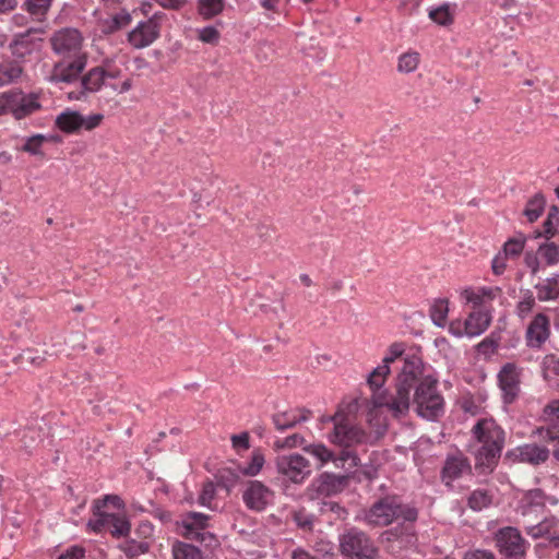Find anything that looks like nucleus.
<instances>
[{"mask_svg": "<svg viewBox=\"0 0 559 559\" xmlns=\"http://www.w3.org/2000/svg\"><path fill=\"white\" fill-rule=\"evenodd\" d=\"M421 372V360L416 356L406 357L396 380L395 395H389L382 390L390 373L388 365H379L368 376L367 383L372 391L373 407H386L394 417L407 414L411 406L413 386Z\"/></svg>", "mask_w": 559, "mask_h": 559, "instance_id": "nucleus-1", "label": "nucleus"}, {"mask_svg": "<svg viewBox=\"0 0 559 559\" xmlns=\"http://www.w3.org/2000/svg\"><path fill=\"white\" fill-rule=\"evenodd\" d=\"M472 435L474 440L480 444L476 450L477 463L492 468L504 447V430L492 418H483L475 424Z\"/></svg>", "mask_w": 559, "mask_h": 559, "instance_id": "nucleus-2", "label": "nucleus"}, {"mask_svg": "<svg viewBox=\"0 0 559 559\" xmlns=\"http://www.w3.org/2000/svg\"><path fill=\"white\" fill-rule=\"evenodd\" d=\"M418 511L415 507L404 504L397 496H386L377 500L364 515L370 526H388L393 522H415Z\"/></svg>", "mask_w": 559, "mask_h": 559, "instance_id": "nucleus-3", "label": "nucleus"}, {"mask_svg": "<svg viewBox=\"0 0 559 559\" xmlns=\"http://www.w3.org/2000/svg\"><path fill=\"white\" fill-rule=\"evenodd\" d=\"M423 371L418 377V381L413 386V402L416 406L417 414L428 420H436L444 412V401L438 392V381L431 377L423 378Z\"/></svg>", "mask_w": 559, "mask_h": 559, "instance_id": "nucleus-4", "label": "nucleus"}, {"mask_svg": "<svg viewBox=\"0 0 559 559\" xmlns=\"http://www.w3.org/2000/svg\"><path fill=\"white\" fill-rule=\"evenodd\" d=\"M210 516L201 512H187L177 522L179 534L186 538L199 542L206 548H216L219 545L217 537L206 531Z\"/></svg>", "mask_w": 559, "mask_h": 559, "instance_id": "nucleus-5", "label": "nucleus"}, {"mask_svg": "<svg viewBox=\"0 0 559 559\" xmlns=\"http://www.w3.org/2000/svg\"><path fill=\"white\" fill-rule=\"evenodd\" d=\"M338 544L344 559H377L374 542L358 528H349L340 535Z\"/></svg>", "mask_w": 559, "mask_h": 559, "instance_id": "nucleus-6", "label": "nucleus"}, {"mask_svg": "<svg viewBox=\"0 0 559 559\" xmlns=\"http://www.w3.org/2000/svg\"><path fill=\"white\" fill-rule=\"evenodd\" d=\"M331 420L334 429L328 437L330 442L345 449L368 442L369 436L358 426L350 424L342 411H337Z\"/></svg>", "mask_w": 559, "mask_h": 559, "instance_id": "nucleus-7", "label": "nucleus"}, {"mask_svg": "<svg viewBox=\"0 0 559 559\" xmlns=\"http://www.w3.org/2000/svg\"><path fill=\"white\" fill-rule=\"evenodd\" d=\"M275 466L285 480L296 485L305 483L312 473L309 460L299 453L278 455Z\"/></svg>", "mask_w": 559, "mask_h": 559, "instance_id": "nucleus-8", "label": "nucleus"}, {"mask_svg": "<svg viewBox=\"0 0 559 559\" xmlns=\"http://www.w3.org/2000/svg\"><path fill=\"white\" fill-rule=\"evenodd\" d=\"M87 525L94 532L106 531L117 537L128 535L131 530V524L124 514L100 510L98 504H94V515Z\"/></svg>", "mask_w": 559, "mask_h": 559, "instance_id": "nucleus-9", "label": "nucleus"}, {"mask_svg": "<svg viewBox=\"0 0 559 559\" xmlns=\"http://www.w3.org/2000/svg\"><path fill=\"white\" fill-rule=\"evenodd\" d=\"M52 50L62 59L86 58L82 34L72 27L57 31L50 38Z\"/></svg>", "mask_w": 559, "mask_h": 559, "instance_id": "nucleus-10", "label": "nucleus"}, {"mask_svg": "<svg viewBox=\"0 0 559 559\" xmlns=\"http://www.w3.org/2000/svg\"><path fill=\"white\" fill-rule=\"evenodd\" d=\"M495 542L499 552L508 559H520L525 554L526 543L514 527L500 528L495 534Z\"/></svg>", "mask_w": 559, "mask_h": 559, "instance_id": "nucleus-11", "label": "nucleus"}, {"mask_svg": "<svg viewBox=\"0 0 559 559\" xmlns=\"http://www.w3.org/2000/svg\"><path fill=\"white\" fill-rule=\"evenodd\" d=\"M164 13H155L146 21L139 22L129 32L127 40L135 49H143L152 45L159 37V21Z\"/></svg>", "mask_w": 559, "mask_h": 559, "instance_id": "nucleus-12", "label": "nucleus"}, {"mask_svg": "<svg viewBox=\"0 0 559 559\" xmlns=\"http://www.w3.org/2000/svg\"><path fill=\"white\" fill-rule=\"evenodd\" d=\"M348 479V475L324 472L311 481L307 490L311 499L333 496L346 488Z\"/></svg>", "mask_w": 559, "mask_h": 559, "instance_id": "nucleus-13", "label": "nucleus"}, {"mask_svg": "<svg viewBox=\"0 0 559 559\" xmlns=\"http://www.w3.org/2000/svg\"><path fill=\"white\" fill-rule=\"evenodd\" d=\"M273 491L259 480H250L242 491L245 506L254 512H262L273 500Z\"/></svg>", "mask_w": 559, "mask_h": 559, "instance_id": "nucleus-14", "label": "nucleus"}, {"mask_svg": "<svg viewBox=\"0 0 559 559\" xmlns=\"http://www.w3.org/2000/svg\"><path fill=\"white\" fill-rule=\"evenodd\" d=\"M549 450L537 443H525L506 453V459L512 463H527L531 465H540L549 459Z\"/></svg>", "mask_w": 559, "mask_h": 559, "instance_id": "nucleus-15", "label": "nucleus"}, {"mask_svg": "<svg viewBox=\"0 0 559 559\" xmlns=\"http://www.w3.org/2000/svg\"><path fill=\"white\" fill-rule=\"evenodd\" d=\"M8 110L15 119H23L40 108L35 94H25L21 91H7Z\"/></svg>", "mask_w": 559, "mask_h": 559, "instance_id": "nucleus-16", "label": "nucleus"}, {"mask_svg": "<svg viewBox=\"0 0 559 559\" xmlns=\"http://www.w3.org/2000/svg\"><path fill=\"white\" fill-rule=\"evenodd\" d=\"M86 66V58H69L57 62L51 71L50 81L56 83H72L79 79Z\"/></svg>", "mask_w": 559, "mask_h": 559, "instance_id": "nucleus-17", "label": "nucleus"}, {"mask_svg": "<svg viewBox=\"0 0 559 559\" xmlns=\"http://www.w3.org/2000/svg\"><path fill=\"white\" fill-rule=\"evenodd\" d=\"M499 385L503 393V401L512 403L520 392V369L514 364H506L499 374Z\"/></svg>", "mask_w": 559, "mask_h": 559, "instance_id": "nucleus-18", "label": "nucleus"}, {"mask_svg": "<svg viewBox=\"0 0 559 559\" xmlns=\"http://www.w3.org/2000/svg\"><path fill=\"white\" fill-rule=\"evenodd\" d=\"M550 334L549 319L538 313L534 317L527 326L525 338L531 348H539L548 340Z\"/></svg>", "mask_w": 559, "mask_h": 559, "instance_id": "nucleus-19", "label": "nucleus"}, {"mask_svg": "<svg viewBox=\"0 0 559 559\" xmlns=\"http://www.w3.org/2000/svg\"><path fill=\"white\" fill-rule=\"evenodd\" d=\"M37 29L29 28L26 32L14 35L10 44V50L16 58H25L40 48L41 39L35 37L34 34Z\"/></svg>", "mask_w": 559, "mask_h": 559, "instance_id": "nucleus-20", "label": "nucleus"}, {"mask_svg": "<svg viewBox=\"0 0 559 559\" xmlns=\"http://www.w3.org/2000/svg\"><path fill=\"white\" fill-rule=\"evenodd\" d=\"M469 473L471 464L462 453L449 455L442 468V481L450 486L454 480Z\"/></svg>", "mask_w": 559, "mask_h": 559, "instance_id": "nucleus-21", "label": "nucleus"}, {"mask_svg": "<svg viewBox=\"0 0 559 559\" xmlns=\"http://www.w3.org/2000/svg\"><path fill=\"white\" fill-rule=\"evenodd\" d=\"M82 91L80 92H70V99H81L86 93H95L98 92L103 86H106L105 82V73L103 68L96 67L91 69L84 76L81 78L80 81Z\"/></svg>", "mask_w": 559, "mask_h": 559, "instance_id": "nucleus-22", "label": "nucleus"}, {"mask_svg": "<svg viewBox=\"0 0 559 559\" xmlns=\"http://www.w3.org/2000/svg\"><path fill=\"white\" fill-rule=\"evenodd\" d=\"M310 414V411L305 408L289 409L274 414L272 421L277 430L284 431L309 420Z\"/></svg>", "mask_w": 559, "mask_h": 559, "instance_id": "nucleus-23", "label": "nucleus"}, {"mask_svg": "<svg viewBox=\"0 0 559 559\" xmlns=\"http://www.w3.org/2000/svg\"><path fill=\"white\" fill-rule=\"evenodd\" d=\"M500 293L498 287L466 288L461 293V298L466 304H472L474 310L486 309V302L492 300Z\"/></svg>", "mask_w": 559, "mask_h": 559, "instance_id": "nucleus-24", "label": "nucleus"}, {"mask_svg": "<svg viewBox=\"0 0 559 559\" xmlns=\"http://www.w3.org/2000/svg\"><path fill=\"white\" fill-rule=\"evenodd\" d=\"M467 337H475L484 333L490 324L491 317L487 309L473 310L464 320Z\"/></svg>", "mask_w": 559, "mask_h": 559, "instance_id": "nucleus-25", "label": "nucleus"}, {"mask_svg": "<svg viewBox=\"0 0 559 559\" xmlns=\"http://www.w3.org/2000/svg\"><path fill=\"white\" fill-rule=\"evenodd\" d=\"M131 22V13L126 9H121L116 14L100 20L98 25L102 33L109 35L127 27Z\"/></svg>", "mask_w": 559, "mask_h": 559, "instance_id": "nucleus-26", "label": "nucleus"}, {"mask_svg": "<svg viewBox=\"0 0 559 559\" xmlns=\"http://www.w3.org/2000/svg\"><path fill=\"white\" fill-rule=\"evenodd\" d=\"M539 301H551L559 297V274H554L534 285Z\"/></svg>", "mask_w": 559, "mask_h": 559, "instance_id": "nucleus-27", "label": "nucleus"}, {"mask_svg": "<svg viewBox=\"0 0 559 559\" xmlns=\"http://www.w3.org/2000/svg\"><path fill=\"white\" fill-rule=\"evenodd\" d=\"M56 127L64 133L81 131L82 115L79 111L67 109L56 118Z\"/></svg>", "mask_w": 559, "mask_h": 559, "instance_id": "nucleus-28", "label": "nucleus"}, {"mask_svg": "<svg viewBox=\"0 0 559 559\" xmlns=\"http://www.w3.org/2000/svg\"><path fill=\"white\" fill-rule=\"evenodd\" d=\"M53 0H24L22 9L28 13L35 22L43 23L52 7Z\"/></svg>", "mask_w": 559, "mask_h": 559, "instance_id": "nucleus-29", "label": "nucleus"}, {"mask_svg": "<svg viewBox=\"0 0 559 559\" xmlns=\"http://www.w3.org/2000/svg\"><path fill=\"white\" fill-rule=\"evenodd\" d=\"M47 140H49V138H45V134L41 133L26 136L23 139V144L20 150L32 156L43 157L45 155L44 145L47 143Z\"/></svg>", "mask_w": 559, "mask_h": 559, "instance_id": "nucleus-30", "label": "nucleus"}, {"mask_svg": "<svg viewBox=\"0 0 559 559\" xmlns=\"http://www.w3.org/2000/svg\"><path fill=\"white\" fill-rule=\"evenodd\" d=\"M173 559H203L201 550L188 543L176 540L171 546Z\"/></svg>", "mask_w": 559, "mask_h": 559, "instance_id": "nucleus-31", "label": "nucleus"}, {"mask_svg": "<svg viewBox=\"0 0 559 559\" xmlns=\"http://www.w3.org/2000/svg\"><path fill=\"white\" fill-rule=\"evenodd\" d=\"M226 0H198V13L204 19L210 20L224 11Z\"/></svg>", "mask_w": 559, "mask_h": 559, "instance_id": "nucleus-32", "label": "nucleus"}, {"mask_svg": "<svg viewBox=\"0 0 559 559\" xmlns=\"http://www.w3.org/2000/svg\"><path fill=\"white\" fill-rule=\"evenodd\" d=\"M331 462L336 468H341L347 472H350L353 468L359 465V459L357 454L348 449L342 450L337 455L333 453V459H331Z\"/></svg>", "mask_w": 559, "mask_h": 559, "instance_id": "nucleus-33", "label": "nucleus"}, {"mask_svg": "<svg viewBox=\"0 0 559 559\" xmlns=\"http://www.w3.org/2000/svg\"><path fill=\"white\" fill-rule=\"evenodd\" d=\"M546 200L542 193L534 194L526 203L524 215L528 222L537 221L545 210Z\"/></svg>", "mask_w": 559, "mask_h": 559, "instance_id": "nucleus-34", "label": "nucleus"}, {"mask_svg": "<svg viewBox=\"0 0 559 559\" xmlns=\"http://www.w3.org/2000/svg\"><path fill=\"white\" fill-rule=\"evenodd\" d=\"M265 459L261 450L257 449L252 452L250 462L246 465L239 464L238 471L245 476H257L263 468Z\"/></svg>", "mask_w": 559, "mask_h": 559, "instance_id": "nucleus-35", "label": "nucleus"}, {"mask_svg": "<svg viewBox=\"0 0 559 559\" xmlns=\"http://www.w3.org/2000/svg\"><path fill=\"white\" fill-rule=\"evenodd\" d=\"M304 451L311 456H313L316 460L319 461L318 468L323 467L329 462H331V459H333V451L330 450L325 444L323 443H310L306 444L304 447Z\"/></svg>", "mask_w": 559, "mask_h": 559, "instance_id": "nucleus-36", "label": "nucleus"}, {"mask_svg": "<svg viewBox=\"0 0 559 559\" xmlns=\"http://www.w3.org/2000/svg\"><path fill=\"white\" fill-rule=\"evenodd\" d=\"M22 74L21 66L15 61L0 63V87L14 82Z\"/></svg>", "mask_w": 559, "mask_h": 559, "instance_id": "nucleus-37", "label": "nucleus"}, {"mask_svg": "<svg viewBox=\"0 0 559 559\" xmlns=\"http://www.w3.org/2000/svg\"><path fill=\"white\" fill-rule=\"evenodd\" d=\"M449 312V302L447 299L435 300L430 308V318L438 326H444Z\"/></svg>", "mask_w": 559, "mask_h": 559, "instance_id": "nucleus-38", "label": "nucleus"}, {"mask_svg": "<svg viewBox=\"0 0 559 559\" xmlns=\"http://www.w3.org/2000/svg\"><path fill=\"white\" fill-rule=\"evenodd\" d=\"M491 503V496L485 489L474 490L468 499L467 504L474 511H481Z\"/></svg>", "mask_w": 559, "mask_h": 559, "instance_id": "nucleus-39", "label": "nucleus"}, {"mask_svg": "<svg viewBox=\"0 0 559 559\" xmlns=\"http://www.w3.org/2000/svg\"><path fill=\"white\" fill-rule=\"evenodd\" d=\"M119 548L128 558L133 559L140 555L147 552L150 549V544L144 540L136 542L134 539H129L122 543Z\"/></svg>", "mask_w": 559, "mask_h": 559, "instance_id": "nucleus-40", "label": "nucleus"}, {"mask_svg": "<svg viewBox=\"0 0 559 559\" xmlns=\"http://www.w3.org/2000/svg\"><path fill=\"white\" fill-rule=\"evenodd\" d=\"M429 17L439 25H449L453 21V15L450 11V5L443 3L437 8L429 10Z\"/></svg>", "mask_w": 559, "mask_h": 559, "instance_id": "nucleus-41", "label": "nucleus"}, {"mask_svg": "<svg viewBox=\"0 0 559 559\" xmlns=\"http://www.w3.org/2000/svg\"><path fill=\"white\" fill-rule=\"evenodd\" d=\"M419 64L417 52H405L399 58L397 70L403 73L414 72Z\"/></svg>", "mask_w": 559, "mask_h": 559, "instance_id": "nucleus-42", "label": "nucleus"}, {"mask_svg": "<svg viewBox=\"0 0 559 559\" xmlns=\"http://www.w3.org/2000/svg\"><path fill=\"white\" fill-rule=\"evenodd\" d=\"M538 253L548 265H556L559 263V246L555 242H546L540 245L538 248Z\"/></svg>", "mask_w": 559, "mask_h": 559, "instance_id": "nucleus-43", "label": "nucleus"}, {"mask_svg": "<svg viewBox=\"0 0 559 559\" xmlns=\"http://www.w3.org/2000/svg\"><path fill=\"white\" fill-rule=\"evenodd\" d=\"M525 242H526V239L523 235L515 237V238H511L504 242V245L502 247V251L510 259L516 258L522 253V251L525 247Z\"/></svg>", "mask_w": 559, "mask_h": 559, "instance_id": "nucleus-44", "label": "nucleus"}, {"mask_svg": "<svg viewBox=\"0 0 559 559\" xmlns=\"http://www.w3.org/2000/svg\"><path fill=\"white\" fill-rule=\"evenodd\" d=\"M558 223H559V210L556 205H552L548 211L546 221L544 222L543 236L547 239H550L556 233Z\"/></svg>", "mask_w": 559, "mask_h": 559, "instance_id": "nucleus-45", "label": "nucleus"}, {"mask_svg": "<svg viewBox=\"0 0 559 559\" xmlns=\"http://www.w3.org/2000/svg\"><path fill=\"white\" fill-rule=\"evenodd\" d=\"M535 306V298L531 290H526L516 305V313L521 319H525Z\"/></svg>", "mask_w": 559, "mask_h": 559, "instance_id": "nucleus-46", "label": "nucleus"}, {"mask_svg": "<svg viewBox=\"0 0 559 559\" xmlns=\"http://www.w3.org/2000/svg\"><path fill=\"white\" fill-rule=\"evenodd\" d=\"M305 438L299 433H293L286 438L277 439L274 442V448L277 450L281 449H294L299 447H305L306 444Z\"/></svg>", "mask_w": 559, "mask_h": 559, "instance_id": "nucleus-47", "label": "nucleus"}, {"mask_svg": "<svg viewBox=\"0 0 559 559\" xmlns=\"http://www.w3.org/2000/svg\"><path fill=\"white\" fill-rule=\"evenodd\" d=\"M533 433L547 442L559 441V423H549L547 427H539Z\"/></svg>", "mask_w": 559, "mask_h": 559, "instance_id": "nucleus-48", "label": "nucleus"}, {"mask_svg": "<svg viewBox=\"0 0 559 559\" xmlns=\"http://www.w3.org/2000/svg\"><path fill=\"white\" fill-rule=\"evenodd\" d=\"M198 38L205 44L215 45L219 40V32L214 26H205L198 29Z\"/></svg>", "mask_w": 559, "mask_h": 559, "instance_id": "nucleus-49", "label": "nucleus"}, {"mask_svg": "<svg viewBox=\"0 0 559 559\" xmlns=\"http://www.w3.org/2000/svg\"><path fill=\"white\" fill-rule=\"evenodd\" d=\"M314 515L306 512L304 509L298 510L294 513V521L297 526L304 530H311L314 524Z\"/></svg>", "mask_w": 559, "mask_h": 559, "instance_id": "nucleus-50", "label": "nucleus"}, {"mask_svg": "<svg viewBox=\"0 0 559 559\" xmlns=\"http://www.w3.org/2000/svg\"><path fill=\"white\" fill-rule=\"evenodd\" d=\"M543 419L547 423H559V400H554L545 406Z\"/></svg>", "mask_w": 559, "mask_h": 559, "instance_id": "nucleus-51", "label": "nucleus"}, {"mask_svg": "<svg viewBox=\"0 0 559 559\" xmlns=\"http://www.w3.org/2000/svg\"><path fill=\"white\" fill-rule=\"evenodd\" d=\"M104 120L103 114L82 115L81 130L92 131L100 126Z\"/></svg>", "mask_w": 559, "mask_h": 559, "instance_id": "nucleus-52", "label": "nucleus"}, {"mask_svg": "<svg viewBox=\"0 0 559 559\" xmlns=\"http://www.w3.org/2000/svg\"><path fill=\"white\" fill-rule=\"evenodd\" d=\"M215 496V487L213 483L207 481L203 484L201 493L198 497V503L203 507H209Z\"/></svg>", "mask_w": 559, "mask_h": 559, "instance_id": "nucleus-53", "label": "nucleus"}, {"mask_svg": "<svg viewBox=\"0 0 559 559\" xmlns=\"http://www.w3.org/2000/svg\"><path fill=\"white\" fill-rule=\"evenodd\" d=\"M508 259L510 258L502 250L495 255L491 262V269L496 275H501L504 273Z\"/></svg>", "mask_w": 559, "mask_h": 559, "instance_id": "nucleus-54", "label": "nucleus"}, {"mask_svg": "<svg viewBox=\"0 0 559 559\" xmlns=\"http://www.w3.org/2000/svg\"><path fill=\"white\" fill-rule=\"evenodd\" d=\"M95 504H98L100 507V510H107L109 507H112L114 509L120 510L123 508V501L118 496H106L102 501L97 500L95 501Z\"/></svg>", "mask_w": 559, "mask_h": 559, "instance_id": "nucleus-55", "label": "nucleus"}, {"mask_svg": "<svg viewBox=\"0 0 559 559\" xmlns=\"http://www.w3.org/2000/svg\"><path fill=\"white\" fill-rule=\"evenodd\" d=\"M404 353V345L401 343H394L390 346L389 353L386 356L383 357L382 364L388 365L390 367V364L395 361L396 358L401 357Z\"/></svg>", "mask_w": 559, "mask_h": 559, "instance_id": "nucleus-56", "label": "nucleus"}, {"mask_svg": "<svg viewBox=\"0 0 559 559\" xmlns=\"http://www.w3.org/2000/svg\"><path fill=\"white\" fill-rule=\"evenodd\" d=\"M103 71L105 73V82L106 87H110V80H115L120 76L121 70L118 68H114L109 61L104 62V66H102Z\"/></svg>", "mask_w": 559, "mask_h": 559, "instance_id": "nucleus-57", "label": "nucleus"}, {"mask_svg": "<svg viewBox=\"0 0 559 559\" xmlns=\"http://www.w3.org/2000/svg\"><path fill=\"white\" fill-rule=\"evenodd\" d=\"M463 559H496V556L490 550L474 549L466 551Z\"/></svg>", "mask_w": 559, "mask_h": 559, "instance_id": "nucleus-58", "label": "nucleus"}, {"mask_svg": "<svg viewBox=\"0 0 559 559\" xmlns=\"http://www.w3.org/2000/svg\"><path fill=\"white\" fill-rule=\"evenodd\" d=\"M464 324L465 321L453 320L449 324V332L456 337L467 336V330Z\"/></svg>", "mask_w": 559, "mask_h": 559, "instance_id": "nucleus-59", "label": "nucleus"}, {"mask_svg": "<svg viewBox=\"0 0 559 559\" xmlns=\"http://www.w3.org/2000/svg\"><path fill=\"white\" fill-rule=\"evenodd\" d=\"M85 556V549L81 546H71L64 554L58 559H83Z\"/></svg>", "mask_w": 559, "mask_h": 559, "instance_id": "nucleus-60", "label": "nucleus"}, {"mask_svg": "<svg viewBox=\"0 0 559 559\" xmlns=\"http://www.w3.org/2000/svg\"><path fill=\"white\" fill-rule=\"evenodd\" d=\"M526 499L530 504L535 507H543L545 504V496L539 489L530 491Z\"/></svg>", "mask_w": 559, "mask_h": 559, "instance_id": "nucleus-61", "label": "nucleus"}, {"mask_svg": "<svg viewBox=\"0 0 559 559\" xmlns=\"http://www.w3.org/2000/svg\"><path fill=\"white\" fill-rule=\"evenodd\" d=\"M231 443H233V447L238 449V448H241V449H249L250 444H249V435L247 432H242L240 435H234L231 437Z\"/></svg>", "mask_w": 559, "mask_h": 559, "instance_id": "nucleus-62", "label": "nucleus"}, {"mask_svg": "<svg viewBox=\"0 0 559 559\" xmlns=\"http://www.w3.org/2000/svg\"><path fill=\"white\" fill-rule=\"evenodd\" d=\"M164 9L179 10L187 4V0H154Z\"/></svg>", "mask_w": 559, "mask_h": 559, "instance_id": "nucleus-63", "label": "nucleus"}, {"mask_svg": "<svg viewBox=\"0 0 559 559\" xmlns=\"http://www.w3.org/2000/svg\"><path fill=\"white\" fill-rule=\"evenodd\" d=\"M525 264L531 270L533 275H536L538 273L540 263H539L538 258L536 255L526 254V257H525Z\"/></svg>", "mask_w": 559, "mask_h": 559, "instance_id": "nucleus-64", "label": "nucleus"}]
</instances>
